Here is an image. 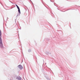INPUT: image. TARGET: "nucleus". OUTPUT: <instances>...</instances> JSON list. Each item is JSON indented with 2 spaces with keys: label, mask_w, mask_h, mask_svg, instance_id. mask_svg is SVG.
<instances>
[{
  "label": "nucleus",
  "mask_w": 80,
  "mask_h": 80,
  "mask_svg": "<svg viewBox=\"0 0 80 80\" xmlns=\"http://www.w3.org/2000/svg\"><path fill=\"white\" fill-rule=\"evenodd\" d=\"M19 79L20 80H21V78H20Z\"/></svg>",
  "instance_id": "nucleus-6"
},
{
  "label": "nucleus",
  "mask_w": 80,
  "mask_h": 80,
  "mask_svg": "<svg viewBox=\"0 0 80 80\" xmlns=\"http://www.w3.org/2000/svg\"><path fill=\"white\" fill-rule=\"evenodd\" d=\"M17 8L18 9H20V8L18 6L17 7Z\"/></svg>",
  "instance_id": "nucleus-4"
},
{
  "label": "nucleus",
  "mask_w": 80,
  "mask_h": 80,
  "mask_svg": "<svg viewBox=\"0 0 80 80\" xmlns=\"http://www.w3.org/2000/svg\"><path fill=\"white\" fill-rule=\"evenodd\" d=\"M18 68H19L21 69L23 68L22 67L21 65H20L18 66Z\"/></svg>",
  "instance_id": "nucleus-2"
},
{
  "label": "nucleus",
  "mask_w": 80,
  "mask_h": 80,
  "mask_svg": "<svg viewBox=\"0 0 80 80\" xmlns=\"http://www.w3.org/2000/svg\"><path fill=\"white\" fill-rule=\"evenodd\" d=\"M18 12L19 13H21V11H20V9H18Z\"/></svg>",
  "instance_id": "nucleus-3"
},
{
  "label": "nucleus",
  "mask_w": 80,
  "mask_h": 80,
  "mask_svg": "<svg viewBox=\"0 0 80 80\" xmlns=\"http://www.w3.org/2000/svg\"><path fill=\"white\" fill-rule=\"evenodd\" d=\"M0 46L2 47V32L0 30Z\"/></svg>",
  "instance_id": "nucleus-1"
},
{
  "label": "nucleus",
  "mask_w": 80,
  "mask_h": 80,
  "mask_svg": "<svg viewBox=\"0 0 80 80\" xmlns=\"http://www.w3.org/2000/svg\"><path fill=\"white\" fill-rule=\"evenodd\" d=\"M16 6L17 7V8L18 7L17 4H16Z\"/></svg>",
  "instance_id": "nucleus-5"
}]
</instances>
